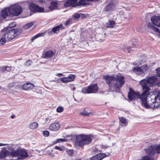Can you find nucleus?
I'll list each match as a JSON object with an SVG mask.
<instances>
[{"label":"nucleus","mask_w":160,"mask_h":160,"mask_svg":"<svg viewBox=\"0 0 160 160\" xmlns=\"http://www.w3.org/2000/svg\"><path fill=\"white\" fill-rule=\"evenodd\" d=\"M106 83L108 85L109 89L111 91L119 92L120 88L125 84L124 78L121 74H118L116 76L107 75L105 77Z\"/></svg>","instance_id":"1"},{"label":"nucleus","mask_w":160,"mask_h":160,"mask_svg":"<svg viewBox=\"0 0 160 160\" xmlns=\"http://www.w3.org/2000/svg\"><path fill=\"white\" fill-rule=\"evenodd\" d=\"M72 137L76 140L75 143L76 147L83 148L84 145H88L92 142V139L89 135L81 134L77 136L71 134V140L72 139Z\"/></svg>","instance_id":"2"},{"label":"nucleus","mask_w":160,"mask_h":160,"mask_svg":"<svg viewBox=\"0 0 160 160\" xmlns=\"http://www.w3.org/2000/svg\"><path fill=\"white\" fill-rule=\"evenodd\" d=\"M140 84L142 87V92L140 94V100L141 102L142 105L147 109H150L149 104H148V101L147 100L148 97H149L150 88L149 86L146 84L145 82H143L142 80H141L140 82Z\"/></svg>","instance_id":"3"},{"label":"nucleus","mask_w":160,"mask_h":160,"mask_svg":"<svg viewBox=\"0 0 160 160\" xmlns=\"http://www.w3.org/2000/svg\"><path fill=\"white\" fill-rule=\"evenodd\" d=\"M7 144V145H8L7 148L8 151H9V154L12 157H18L17 160H22L28 157V154L25 150L20 149L15 150L14 145Z\"/></svg>","instance_id":"4"},{"label":"nucleus","mask_w":160,"mask_h":160,"mask_svg":"<svg viewBox=\"0 0 160 160\" xmlns=\"http://www.w3.org/2000/svg\"><path fill=\"white\" fill-rule=\"evenodd\" d=\"M152 95L151 100L148 101L150 108L155 109L160 106V90L154 92Z\"/></svg>","instance_id":"5"},{"label":"nucleus","mask_w":160,"mask_h":160,"mask_svg":"<svg viewBox=\"0 0 160 160\" xmlns=\"http://www.w3.org/2000/svg\"><path fill=\"white\" fill-rule=\"evenodd\" d=\"M146 153L150 157V158L152 160L156 159L158 155L160 153V144L155 146H151L145 150Z\"/></svg>","instance_id":"6"},{"label":"nucleus","mask_w":160,"mask_h":160,"mask_svg":"<svg viewBox=\"0 0 160 160\" xmlns=\"http://www.w3.org/2000/svg\"><path fill=\"white\" fill-rule=\"evenodd\" d=\"M22 32V29H12L7 32L4 35L8 41L13 39L17 36L20 34Z\"/></svg>","instance_id":"7"},{"label":"nucleus","mask_w":160,"mask_h":160,"mask_svg":"<svg viewBox=\"0 0 160 160\" xmlns=\"http://www.w3.org/2000/svg\"><path fill=\"white\" fill-rule=\"evenodd\" d=\"M9 14L15 16H18L20 14L22 11V7L18 4L10 6L9 7Z\"/></svg>","instance_id":"8"},{"label":"nucleus","mask_w":160,"mask_h":160,"mask_svg":"<svg viewBox=\"0 0 160 160\" xmlns=\"http://www.w3.org/2000/svg\"><path fill=\"white\" fill-rule=\"evenodd\" d=\"M78 0H71V6L73 7H75L81 5H88L90 3L88 1L93 2L94 1H98V0H79L77 2Z\"/></svg>","instance_id":"9"},{"label":"nucleus","mask_w":160,"mask_h":160,"mask_svg":"<svg viewBox=\"0 0 160 160\" xmlns=\"http://www.w3.org/2000/svg\"><path fill=\"white\" fill-rule=\"evenodd\" d=\"M98 90V87L97 84H93L82 88V92L83 93H95Z\"/></svg>","instance_id":"10"},{"label":"nucleus","mask_w":160,"mask_h":160,"mask_svg":"<svg viewBox=\"0 0 160 160\" xmlns=\"http://www.w3.org/2000/svg\"><path fill=\"white\" fill-rule=\"evenodd\" d=\"M157 78V76H152L149 77L147 79H144L142 80L143 82H145L146 84L149 86L152 87L156 85Z\"/></svg>","instance_id":"11"},{"label":"nucleus","mask_w":160,"mask_h":160,"mask_svg":"<svg viewBox=\"0 0 160 160\" xmlns=\"http://www.w3.org/2000/svg\"><path fill=\"white\" fill-rule=\"evenodd\" d=\"M129 92H128V98L130 101H134L138 98L140 99V93L139 92H135L131 88H129Z\"/></svg>","instance_id":"12"},{"label":"nucleus","mask_w":160,"mask_h":160,"mask_svg":"<svg viewBox=\"0 0 160 160\" xmlns=\"http://www.w3.org/2000/svg\"><path fill=\"white\" fill-rule=\"evenodd\" d=\"M133 69L134 72L144 75L145 74V72L147 69V66L145 65L141 66V68L137 67L133 68Z\"/></svg>","instance_id":"13"},{"label":"nucleus","mask_w":160,"mask_h":160,"mask_svg":"<svg viewBox=\"0 0 160 160\" xmlns=\"http://www.w3.org/2000/svg\"><path fill=\"white\" fill-rule=\"evenodd\" d=\"M29 8L31 11L33 12H42L44 10L43 8L40 7L33 3L29 5Z\"/></svg>","instance_id":"14"},{"label":"nucleus","mask_w":160,"mask_h":160,"mask_svg":"<svg viewBox=\"0 0 160 160\" xmlns=\"http://www.w3.org/2000/svg\"><path fill=\"white\" fill-rule=\"evenodd\" d=\"M109 155V153H100L93 156L90 158V160H102L104 158L108 157Z\"/></svg>","instance_id":"15"},{"label":"nucleus","mask_w":160,"mask_h":160,"mask_svg":"<svg viewBox=\"0 0 160 160\" xmlns=\"http://www.w3.org/2000/svg\"><path fill=\"white\" fill-rule=\"evenodd\" d=\"M151 21L154 25L160 27V16H154L151 17Z\"/></svg>","instance_id":"16"},{"label":"nucleus","mask_w":160,"mask_h":160,"mask_svg":"<svg viewBox=\"0 0 160 160\" xmlns=\"http://www.w3.org/2000/svg\"><path fill=\"white\" fill-rule=\"evenodd\" d=\"M116 6L114 4L111 2L108 3L105 8L104 10L105 12H110L116 9Z\"/></svg>","instance_id":"17"},{"label":"nucleus","mask_w":160,"mask_h":160,"mask_svg":"<svg viewBox=\"0 0 160 160\" xmlns=\"http://www.w3.org/2000/svg\"><path fill=\"white\" fill-rule=\"evenodd\" d=\"M60 127V125L59 123L56 122L51 124L49 127V128L52 131H56L58 130Z\"/></svg>","instance_id":"18"},{"label":"nucleus","mask_w":160,"mask_h":160,"mask_svg":"<svg viewBox=\"0 0 160 160\" xmlns=\"http://www.w3.org/2000/svg\"><path fill=\"white\" fill-rule=\"evenodd\" d=\"M10 154L9 151L6 149V148H3L0 153V157L2 158H5L9 156Z\"/></svg>","instance_id":"19"},{"label":"nucleus","mask_w":160,"mask_h":160,"mask_svg":"<svg viewBox=\"0 0 160 160\" xmlns=\"http://www.w3.org/2000/svg\"><path fill=\"white\" fill-rule=\"evenodd\" d=\"M34 87V85L30 83H27L24 84L22 87V89L23 90H30Z\"/></svg>","instance_id":"20"},{"label":"nucleus","mask_w":160,"mask_h":160,"mask_svg":"<svg viewBox=\"0 0 160 160\" xmlns=\"http://www.w3.org/2000/svg\"><path fill=\"white\" fill-rule=\"evenodd\" d=\"M147 27L150 29L153 30L154 31H155L157 32L158 34V36L160 38V31L158 28L153 26L150 22L148 23Z\"/></svg>","instance_id":"21"},{"label":"nucleus","mask_w":160,"mask_h":160,"mask_svg":"<svg viewBox=\"0 0 160 160\" xmlns=\"http://www.w3.org/2000/svg\"><path fill=\"white\" fill-rule=\"evenodd\" d=\"M9 8H5L2 11L1 13V16L3 18H6L8 16V14H9Z\"/></svg>","instance_id":"22"},{"label":"nucleus","mask_w":160,"mask_h":160,"mask_svg":"<svg viewBox=\"0 0 160 160\" xmlns=\"http://www.w3.org/2000/svg\"><path fill=\"white\" fill-rule=\"evenodd\" d=\"M64 28V27L63 26L62 24H61L59 25L54 27L52 29L54 33H57L58 32L59 30Z\"/></svg>","instance_id":"23"},{"label":"nucleus","mask_w":160,"mask_h":160,"mask_svg":"<svg viewBox=\"0 0 160 160\" xmlns=\"http://www.w3.org/2000/svg\"><path fill=\"white\" fill-rule=\"evenodd\" d=\"M55 53L52 50H50L46 52L45 55V57L46 58H48L52 57Z\"/></svg>","instance_id":"24"},{"label":"nucleus","mask_w":160,"mask_h":160,"mask_svg":"<svg viewBox=\"0 0 160 160\" xmlns=\"http://www.w3.org/2000/svg\"><path fill=\"white\" fill-rule=\"evenodd\" d=\"M115 24V22L113 20H110L108 22H107L106 24V26L107 28H113Z\"/></svg>","instance_id":"25"},{"label":"nucleus","mask_w":160,"mask_h":160,"mask_svg":"<svg viewBox=\"0 0 160 160\" xmlns=\"http://www.w3.org/2000/svg\"><path fill=\"white\" fill-rule=\"evenodd\" d=\"M38 126V123L36 122H33L29 125V128L32 129L37 128Z\"/></svg>","instance_id":"26"},{"label":"nucleus","mask_w":160,"mask_h":160,"mask_svg":"<svg viewBox=\"0 0 160 160\" xmlns=\"http://www.w3.org/2000/svg\"><path fill=\"white\" fill-rule=\"evenodd\" d=\"M57 8V3L56 2H52L49 7V9L52 11Z\"/></svg>","instance_id":"27"},{"label":"nucleus","mask_w":160,"mask_h":160,"mask_svg":"<svg viewBox=\"0 0 160 160\" xmlns=\"http://www.w3.org/2000/svg\"><path fill=\"white\" fill-rule=\"evenodd\" d=\"M6 41H8L6 38L3 35H2V38L0 39V45H4Z\"/></svg>","instance_id":"28"},{"label":"nucleus","mask_w":160,"mask_h":160,"mask_svg":"<svg viewBox=\"0 0 160 160\" xmlns=\"http://www.w3.org/2000/svg\"><path fill=\"white\" fill-rule=\"evenodd\" d=\"M0 70L2 71H7L8 72H10L11 71V69L10 67L4 66L1 68L0 69Z\"/></svg>","instance_id":"29"},{"label":"nucleus","mask_w":160,"mask_h":160,"mask_svg":"<svg viewBox=\"0 0 160 160\" xmlns=\"http://www.w3.org/2000/svg\"><path fill=\"white\" fill-rule=\"evenodd\" d=\"M70 76L68 77H63L61 78V81L67 83L70 81Z\"/></svg>","instance_id":"30"},{"label":"nucleus","mask_w":160,"mask_h":160,"mask_svg":"<svg viewBox=\"0 0 160 160\" xmlns=\"http://www.w3.org/2000/svg\"><path fill=\"white\" fill-rule=\"evenodd\" d=\"M67 141V139L65 138H59L57 139L56 141H54V143L55 144L58 143L66 142Z\"/></svg>","instance_id":"31"},{"label":"nucleus","mask_w":160,"mask_h":160,"mask_svg":"<svg viewBox=\"0 0 160 160\" xmlns=\"http://www.w3.org/2000/svg\"><path fill=\"white\" fill-rule=\"evenodd\" d=\"M33 23L31 22L27 24H26L23 27V28L25 29H28L33 25Z\"/></svg>","instance_id":"32"},{"label":"nucleus","mask_w":160,"mask_h":160,"mask_svg":"<svg viewBox=\"0 0 160 160\" xmlns=\"http://www.w3.org/2000/svg\"><path fill=\"white\" fill-rule=\"evenodd\" d=\"M119 119L120 121L123 124H125L126 123V119L123 117H119Z\"/></svg>","instance_id":"33"},{"label":"nucleus","mask_w":160,"mask_h":160,"mask_svg":"<svg viewBox=\"0 0 160 160\" xmlns=\"http://www.w3.org/2000/svg\"><path fill=\"white\" fill-rule=\"evenodd\" d=\"M16 23L15 22H13L10 23L8 25V27L9 28H12L16 26Z\"/></svg>","instance_id":"34"},{"label":"nucleus","mask_w":160,"mask_h":160,"mask_svg":"<svg viewBox=\"0 0 160 160\" xmlns=\"http://www.w3.org/2000/svg\"><path fill=\"white\" fill-rule=\"evenodd\" d=\"M55 149L58 150L60 151H63L64 150V148L63 147H59L57 146H56L55 147Z\"/></svg>","instance_id":"35"},{"label":"nucleus","mask_w":160,"mask_h":160,"mask_svg":"<svg viewBox=\"0 0 160 160\" xmlns=\"http://www.w3.org/2000/svg\"><path fill=\"white\" fill-rule=\"evenodd\" d=\"M81 115L84 116H88L89 115V113H88L85 111L80 113Z\"/></svg>","instance_id":"36"},{"label":"nucleus","mask_w":160,"mask_h":160,"mask_svg":"<svg viewBox=\"0 0 160 160\" xmlns=\"http://www.w3.org/2000/svg\"><path fill=\"white\" fill-rule=\"evenodd\" d=\"M65 7H68L70 6V0H68L66 1L64 4Z\"/></svg>","instance_id":"37"},{"label":"nucleus","mask_w":160,"mask_h":160,"mask_svg":"<svg viewBox=\"0 0 160 160\" xmlns=\"http://www.w3.org/2000/svg\"><path fill=\"white\" fill-rule=\"evenodd\" d=\"M80 16V14L76 13L73 15V17L74 18V19H77L79 18Z\"/></svg>","instance_id":"38"},{"label":"nucleus","mask_w":160,"mask_h":160,"mask_svg":"<svg viewBox=\"0 0 160 160\" xmlns=\"http://www.w3.org/2000/svg\"><path fill=\"white\" fill-rule=\"evenodd\" d=\"M76 76V75L75 74H71V82L74 81Z\"/></svg>","instance_id":"39"},{"label":"nucleus","mask_w":160,"mask_h":160,"mask_svg":"<svg viewBox=\"0 0 160 160\" xmlns=\"http://www.w3.org/2000/svg\"><path fill=\"white\" fill-rule=\"evenodd\" d=\"M63 110V108L62 107H58L57 109V111L58 112H62Z\"/></svg>","instance_id":"40"},{"label":"nucleus","mask_w":160,"mask_h":160,"mask_svg":"<svg viewBox=\"0 0 160 160\" xmlns=\"http://www.w3.org/2000/svg\"><path fill=\"white\" fill-rule=\"evenodd\" d=\"M43 135L45 137H48L49 135V132L47 131H45L43 132Z\"/></svg>","instance_id":"41"},{"label":"nucleus","mask_w":160,"mask_h":160,"mask_svg":"<svg viewBox=\"0 0 160 160\" xmlns=\"http://www.w3.org/2000/svg\"><path fill=\"white\" fill-rule=\"evenodd\" d=\"M156 85L158 86V87H160V78H158L157 76V81L156 82Z\"/></svg>","instance_id":"42"},{"label":"nucleus","mask_w":160,"mask_h":160,"mask_svg":"<svg viewBox=\"0 0 160 160\" xmlns=\"http://www.w3.org/2000/svg\"><path fill=\"white\" fill-rule=\"evenodd\" d=\"M32 62L30 60H28L25 63V65L27 66H29L32 63Z\"/></svg>","instance_id":"43"},{"label":"nucleus","mask_w":160,"mask_h":160,"mask_svg":"<svg viewBox=\"0 0 160 160\" xmlns=\"http://www.w3.org/2000/svg\"><path fill=\"white\" fill-rule=\"evenodd\" d=\"M156 70L157 74L158 75L159 78H160V67L156 69Z\"/></svg>","instance_id":"44"},{"label":"nucleus","mask_w":160,"mask_h":160,"mask_svg":"<svg viewBox=\"0 0 160 160\" xmlns=\"http://www.w3.org/2000/svg\"><path fill=\"white\" fill-rule=\"evenodd\" d=\"M142 61L141 62H133V64L134 65H141L142 64Z\"/></svg>","instance_id":"45"},{"label":"nucleus","mask_w":160,"mask_h":160,"mask_svg":"<svg viewBox=\"0 0 160 160\" xmlns=\"http://www.w3.org/2000/svg\"><path fill=\"white\" fill-rule=\"evenodd\" d=\"M53 33V32L52 29V30H49L47 32V34H48V35H52Z\"/></svg>","instance_id":"46"},{"label":"nucleus","mask_w":160,"mask_h":160,"mask_svg":"<svg viewBox=\"0 0 160 160\" xmlns=\"http://www.w3.org/2000/svg\"><path fill=\"white\" fill-rule=\"evenodd\" d=\"M44 34H45L44 33H39L36 35L38 37V38L39 37L43 36Z\"/></svg>","instance_id":"47"},{"label":"nucleus","mask_w":160,"mask_h":160,"mask_svg":"<svg viewBox=\"0 0 160 160\" xmlns=\"http://www.w3.org/2000/svg\"><path fill=\"white\" fill-rule=\"evenodd\" d=\"M108 147H109V146H107V145L104 146L103 145H101V147L102 148H103L104 149H106V148H108Z\"/></svg>","instance_id":"48"},{"label":"nucleus","mask_w":160,"mask_h":160,"mask_svg":"<svg viewBox=\"0 0 160 160\" xmlns=\"http://www.w3.org/2000/svg\"><path fill=\"white\" fill-rule=\"evenodd\" d=\"M70 19H69L67 21L65 24L66 26L68 25L70 23Z\"/></svg>","instance_id":"49"},{"label":"nucleus","mask_w":160,"mask_h":160,"mask_svg":"<svg viewBox=\"0 0 160 160\" xmlns=\"http://www.w3.org/2000/svg\"><path fill=\"white\" fill-rule=\"evenodd\" d=\"M38 37L37 36V35H36L35 36H34L32 37V38H31V40L32 41H33V40H34V39H36V38H37Z\"/></svg>","instance_id":"50"},{"label":"nucleus","mask_w":160,"mask_h":160,"mask_svg":"<svg viewBox=\"0 0 160 160\" xmlns=\"http://www.w3.org/2000/svg\"><path fill=\"white\" fill-rule=\"evenodd\" d=\"M49 156H50L52 157H53L55 156V154L52 153H50L48 154Z\"/></svg>","instance_id":"51"},{"label":"nucleus","mask_w":160,"mask_h":160,"mask_svg":"<svg viewBox=\"0 0 160 160\" xmlns=\"http://www.w3.org/2000/svg\"><path fill=\"white\" fill-rule=\"evenodd\" d=\"M56 75L57 76L61 77V76H63V74L62 73H57L56 74Z\"/></svg>","instance_id":"52"},{"label":"nucleus","mask_w":160,"mask_h":160,"mask_svg":"<svg viewBox=\"0 0 160 160\" xmlns=\"http://www.w3.org/2000/svg\"><path fill=\"white\" fill-rule=\"evenodd\" d=\"M7 144H3L2 143H0V146H6V145H7Z\"/></svg>","instance_id":"53"},{"label":"nucleus","mask_w":160,"mask_h":160,"mask_svg":"<svg viewBox=\"0 0 160 160\" xmlns=\"http://www.w3.org/2000/svg\"><path fill=\"white\" fill-rule=\"evenodd\" d=\"M131 48L130 47L128 48H127L128 51V52H129V53L130 52H131Z\"/></svg>","instance_id":"54"},{"label":"nucleus","mask_w":160,"mask_h":160,"mask_svg":"<svg viewBox=\"0 0 160 160\" xmlns=\"http://www.w3.org/2000/svg\"><path fill=\"white\" fill-rule=\"evenodd\" d=\"M73 150L71 149V156H72V155L73 154Z\"/></svg>","instance_id":"55"},{"label":"nucleus","mask_w":160,"mask_h":160,"mask_svg":"<svg viewBox=\"0 0 160 160\" xmlns=\"http://www.w3.org/2000/svg\"><path fill=\"white\" fill-rule=\"evenodd\" d=\"M72 85H71V89L72 88L73 90H74L75 89H76V88L75 87H72Z\"/></svg>","instance_id":"56"},{"label":"nucleus","mask_w":160,"mask_h":160,"mask_svg":"<svg viewBox=\"0 0 160 160\" xmlns=\"http://www.w3.org/2000/svg\"><path fill=\"white\" fill-rule=\"evenodd\" d=\"M8 85L9 87H12L13 86V84L11 83V84H9Z\"/></svg>","instance_id":"57"},{"label":"nucleus","mask_w":160,"mask_h":160,"mask_svg":"<svg viewBox=\"0 0 160 160\" xmlns=\"http://www.w3.org/2000/svg\"><path fill=\"white\" fill-rule=\"evenodd\" d=\"M7 28H5L3 30V31H6V30H7Z\"/></svg>","instance_id":"58"},{"label":"nucleus","mask_w":160,"mask_h":160,"mask_svg":"<svg viewBox=\"0 0 160 160\" xmlns=\"http://www.w3.org/2000/svg\"><path fill=\"white\" fill-rule=\"evenodd\" d=\"M15 117V115H12L11 116V118H13Z\"/></svg>","instance_id":"59"},{"label":"nucleus","mask_w":160,"mask_h":160,"mask_svg":"<svg viewBox=\"0 0 160 160\" xmlns=\"http://www.w3.org/2000/svg\"><path fill=\"white\" fill-rule=\"evenodd\" d=\"M75 160H82L81 158H78L76 159Z\"/></svg>","instance_id":"60"},{"label":"nucleus","mask_w":160,"mask_h":160,"mask_svg":"<svg viewBox=\"0 0 160 160\" xmlns=\"http://www.w3.org/2000/svg\"><path fill=\"white\" fill-rule=\"evenodd\" d=\"M99 40L100 41H102V40L101 39H100Z\"/></svg>","instance_id":"61"},{"label":"nucleus","mask_w":160,"mask_h":160,"mask_svg":"<svg viewBox=\"0 0 160 160\" xmlns=\"http://www.w3.org/2000/svg\"><path fill=\"white\" fill-rule=\"evenodd\" d=\"M124 18H127V17H125V16H124Z\"/></svg>","instance_id":"62"},{"label":"nucleus","mask_w":160,"mask_h":160,"mask_svg":"<svg viewBox=\"0 0 160 160\" xmlns=\"http://www.w3.org/2000/svg\"><path fill=\"white\" fill-rule=\"evenodd\" d=\"M104 35H106V33H104Z\"/></svg>","instance_id":"63"},{"label":"nucleus","mask_w":160,"mask_h":160,"mask_svg":"<svg viewBox=\"0 0 160 160\" xmlns=\"http://www.w3.org/2000/svg\"><path fill=\"white\" fill-rule=\"evenodd\" d=\"M74 100H75V101H76V99L75 98H74Z\"/></svg>","instance_id":"64"}]
</instances>
